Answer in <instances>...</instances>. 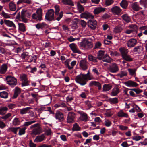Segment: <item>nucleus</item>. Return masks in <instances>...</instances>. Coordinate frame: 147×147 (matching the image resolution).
I'll return each mask as SVG.
<instances>
[{"instance_id": "obj_1", "label": "nucleus", "mask_w": 147, "mask_h": 147, "mask_svg": "<svg viewBox=\"0 0 147 147\" xmlns=\"http://www.w3.org/2000/svg\"><path fill=\"white\" fill-rule=\"evenodd\" d=\"M88 74H80L76 76L75 80L77 83L82 86L85 85L88 80H90V76Z\"/></svg>"}, {"instance_id": "obj_2", "label": "nucleus", "mask_w": 147, "mask_h": 147, "mask_svg": "<svg viewBox=\"0 0 147 147\" xmlns=\"http://www.w3.org/2000/svg\"><path fill=\"white\" fill-rule=\"evenodd\" d=\"M119 50L123 59L128 62H131L133 61V58L128 54L129 51L127 49L124 47H122L120 48Z\"/></svg>"}, {"instance_id": "obj_3", "label": "nucleus", "mask_w": 147, "mask_h": 147, "mask_svg": "<svg viewBox=\"0 0 147 147\" xmlns=\"http://www.w3.org/2000/svg\"><path fill=\"white\" fill-rule=\"evenodd\" d=\"M36 13V14L33 13L32 16V18L39 21L42 20V9L41 8L37 9Z\"/></svg>"}, {"instance_id": "obj_4", "label": "nucleus", "mask_w": 147, "mask_h": 147, "mask_svg": "<svg viewBox=\"0 0 147 147\" xmlns=\"http://www.w3.org/2000/svg\"><path fill=\"white\" fill-rule=\"evenodd\" d=\"M20 78L22 81V86H25L29 85L30 81L28 80L27 75L25 74H22L20 76Z\"/></svg>"}, {"instance_id": "obj_5", "label": "nucleus", "mask_w": 147, "mask_h": 147, "mask_svg": "<svg viewBox=\"0 0 147 147\" xmlns=\"http://www.w3.org/2000/svg\"><path fill=\"white\" fill-rule=\"evenodd\" d=\"M76 117V114L73 112H69L67 116V122L69 123H72L75 121Z\"/></svg>"}, {"instance_id": "obj_6", "label": "nucleus", "mask_w": 147, "mask_h": 147, "mask_svg": "<svg viewBox=\"0 0 147 147\" xmlns=\"http://www.w3.org/2000/svg\"><path fill=\"white\" fill-rule=\"evenodd\" d=\"M7 84L10 86H15L17 84V79L14 77L8 76L6 77Z\"/></svg>"}, {"instance_id": "obj_7", "label": "nucleus", "mask_w": 147, "mask_h": 147, "mask_svg": "<svg viewBox=\"0 0 147 147\" xmlns=\"http://www.w3.org/2000/svg\"><path fill=\"white\" fill-rule=\"evenodd\" d=\"M54 10L53 9H50L46 13L45 18L48 20L52 21L54 20Z\"/></svg>"}, {"instance_id": "obj_8", "label": "nucleus", "mask_w": 147, "mask_h": 147, "mask_svg": "<svg viewBox=\"0 0 147 147\" xmlns=\"http://www.w3.org/2000/svg\"><path fill=\"white\" fill-rule=\"evenodd\" d=\"M108 69L110 72L112 73H116L119 70L118 66L115 63L111 64L108 68Z\"/></svg>"}, {"instance_id": "obj_9", "label": "nucleus", "mask_w": 147, "mask_h": 147, "mask_svg": "<svg viewBox=\"0 0 147 147\" xmlns=\"http://www.w3.org/2000/svg\"><path fill=\"white\" fill-rule=\"evenodd\" d=\"M78 113L80 115L79 118V119L80 120L84 122H86L88 121V115L86 113L81 111H78Z\"/></svg>"}, {"instance_id": "obj_10", "label": "nucleus", "mask_w": 147, "mask_h": 147, "mask_svg": "<svg viewBox=\"0 0 147 147\" xmlns=\"http://www.w3.org/2000/svg\"><path fill=\"white\" fill-rule=\"evenodd\" d=\"M80 45L82 47L86 48H91L93 47L92 43L87 40L81 42Z\"/></svg>"}, {"instance_id": "obj_11", "label": "nucleus", "mask_w": 147, "mask_h": 147, "mask_svg": "<svg viewBox=\"0 0 147 147\" xmlns=\"http://www.w3.org/2000/svg\"><path fill=\"white\" fill-rule=\"evenodd\" d=\"M55 117L56 119L59 122L63 121L64 119L63 114L59 111H57L56 113Z\"/></svg>"}, {"instance_id": "obj_12", "label": "nucleus", "mask_w": 147, "mask_h": 147, "mask_svg": "<svg viewBox=\"0 0 147 147\" xmlns=\"http://www.w3.org/2000/svg\"><path fill=\"white\" fill-rule=\"evenodd\" d=\"M137 40L134 38L129 39L127 42V45L129 48L134 47L137 43Z\"/></svg>"}, {"instance_id": "obj_13", "label": "nucleus", "mask_w": 147, "mask_h": 147, "mask_svg": "<svg viewBox=\"0 0 147 147\" xmlns=\"http://www.w3.org/2000/svg\"><path fill=\"white\" fill-rule=\"evenodd\" d=\"M80 67L83 70H85L88 68V63L86 60H81L79 63Z\"/></svg>"}, {"instance_id": "obj_14", "label": "nucleus", "mask_w": 147, "mask_h": 147, "mask_svg": "<svg viewBox=\"0 0 147 147\" xmlns=\"http://www.w3.org/2000/svg\"><path fill=\"white\" fill-rule=\"evenodd\" d=\"M69 46L74 53L79 54L81 53V51L79 50L77 46L75 44H71L69 45Z\"/></svg>"}, {"instance_id": "obj_15", "label": "nucleus", "mask_w": 147, "mask_h": 147, "mask_svg": "<svg viewBox=\"0 0 147 147\" xmlns=\"http://www.w3.org/2000/svg\"><path fill=\"white\" fill-rule=\"evenodd\" d=\"M88 26L92 30L95 29L96 27L97 22L95 20H90L88 21Z\"/></svg>"}, {"instance_id": "obj_16", "label": "nucleus", "mask_w": 147, "mask_h": 147, "mask_svg": "<svg viewBox=\"0 0 147 147\" xmlns=\"http://www.w3.org/2000/svg\"><path fill=\"white\" fill-rule=\"evenodd\" d=\"M125 84L127 86L130 87H136L139 86L138 84H137L134 81L129 80L125 83Z\"/></svg>"}, {"instance_id": "obj_17", "label": "nucleus", "mask_w": 147, "mask_h": 147, "mask_svg": "<svg viewBox=\"0 0 147 147\" xmlns=\"http://www.w3.org/2000/svg\"><path fill=\"white\" fill-rule=\"evenodd\" d=\"M111 11L114 14L118 15L120 13L121 9L119 7L115 6L111 9Z\"/></svg>"}, {"instance_id": "obj_18", "label": "nucleus", "mask_w": 147, "mask_h": 147, "mask_svg": "<svg viewBox=\"0 0 147 147\" xmlns=\"http://www.w3.org/2000/svg\"><path fill=\"white\" fill-rule=\"evenodd\" d=\"M45 138V135L44 134L37 136L36 137V138L34 140V142L36 143L40 142L43 141Z\"/></svg>"}, {"instance_id": "obj_19", "label": "nucleus", "mask_w": 147, "mask_h": 147, "mask_svg": "<svg viewBox=\"0 0 147 147\" xmlns=\"http://www.w3.org/2000/svg\"><path fill=\"white\" fill-rule=\"evenodd\" d=\"M26 11V10L24 9L22 10L21 12L20 17L22 21L25 23H27L28 21V19L25 18Z\"/></svg>"}, {"instance_id": "obj_20", "label": "nucleus", "mask_w": 147, "mask_h": 147, "mask_svg": "<svg viewBox=\"0 0 147 147\" xmlns=\"http://www.w3.org/2000/svg\"><path fill=\"white\" fill-rule=\"evenodd\" d=\"M105 8L102 7H97L94 9L93 12L95 14H98L100 13L105 11Z\"/></svg>"}, {"instance_id": "obj_21", "label": "nucleus", "mask_w": 147, "mask_h": 147, "mask_svg": "<svg viewBox=\"0 0 147 147\" xmlns=\"http://www.w3.org/2000/svg\"><path fill=\"white\" fill-rule=\"evenodd\" d=\"M80 16L81 18L86 19L93 18L92 15L91 13L87 12H84L82 13L81 14Z\"/></svg>"}, {"instance_id": "obj_22", "label": "nucleus", "mask_w": 147, "mask_h": 147, "mask_svg": "<svg viewBox=\"0 0 147 147\" xmlns=\"http://www.w3.org/2000/svg\"><path fill=\"white\" fill-rule=\"evenodd\" d=\"M42 132V130L40 127H38L35 128L32 131L31 134H32L36 135L39 134Z\"/></svg>"}, {"instance_id": "obj_23", "label": "nucleus", "mask_w": 147, "mask_h": 147, "mask_svg": "<svg viewBox=\"0 0 147 147\" xmlns=\"http://www.w3.org/2000/svg\"><path fill=\"white\" fill-rule=\"evenodd\" d=\"M120 92L119 89L117 87H115L112 90L111 92V96H115Z\"/></svg>"}, {"instance_id": "obj_24", "label": "nucleus", "mask_w": 147, "mask_h": 147, "mask_svg": "<svg viewBox=\"0 0 147 147\" xmlns=\"http://www.w3.org/2000/svg\"><path fill=\"white\" fill-rule=\"evenodd\" d=\"M63 15V13L62 11L60 12L59 13H55L54 17V20H57L59 21L62 17Z\"/></svg>"}, {"instance_id": "obj_25", "label": "nucleus", "mask_w": 147, "mask_h": 147, "mask_svg": "<svg viewBox=\"0 0 147 147\" xmlns=\"http://www.w3.org/2000/svg\"><path fill=\"white\" fill-rule=\"evenodd\" d=\"M5 24L8 26L16 28V27L14 23L11 21L9 20H4Z\"/></svg>"}, {"instance_id": "obj_26", "label": "nucleus", "mask_w": 147, "mask_h": 147, "mask_svg": "<svg viewBox=\"0 0 147 147\" xmlns=\"http://www.w3.org/2000/svg\"><path fill=\"white\" fill-rule=\"evenodd\" d=\"M7 69V67L5 64H3L2 65L0 68V74H4L6 71Z\"/></svg>"}, {"instance_id": "obj_27", "label": "nucleus", "mask_w": 147, "mask_h": 147, "mask_svg": "<svg viewBox=\"0 0 147 147\" xmlns=\"http://www.w3.org/2000/svg\"><path fill=\"white\" fill-rule=\"evenodd\" d=\"M102 60L103 61L108 63L111 62L113 60L107 54L105 55Z\"/></svg>"}, {"instance_id": "obj_28", "label": "nucleus", "mask_w": 147, "mask_h": 147, "mask_svg": "<svg viewBox=\"0 0 147 147\" xmlns=\"http://www.w3.org/2000/svg\"><path fill=\"white\" fill-rule=\"evenodd\" d=\"M30 107H27L25 108L20 109V113L21 115L26 114L29 111V110L31 109Z\"/></svg>"}, {"instance_id": "obj_29", "label": "nucleus", "mask_w": 147, "mask_h": 147, "mask_svg": "<svg viewBox=\"0 0 147 147\" xmlns=\"http://www.w3.org/2000/svg\"><path fill=\"white\" fill-rule=\"evenodd\" d=\"M21 57L23 59L28 60L30 56L29 55V53L27 52H24L22 54Z\"/></svg>"}, {"instance_id": "obj_30", "label": "nucleus", "mask_w": 147, "mask_h": 147, "mask_svg": "<svg viewBox=\"0 0 147 147\" xmlns=\"http://www.w3.org/2000/svg\"><path fill=\"white\" fill-rule=\"evenodd\" d=\"M112 88V86L110 84H105L103 86V91H107L110 90Z\"/></svg>"}, {"instance_id": "obj_31", "label": "nucleus", "mask_w": 147, "mask_h": 147, "mask_svg": "<svg viewBox=\"0 0 147 147\" xmlns=\"http://www.w3.org/2000/svg\"><path fill=\"white\" fill-rule=\"evenodd\" d=\"M19 28L18 29L20 31L22 32L26 31V27L25 25L22 23H18V24Z\"/></svg>"}, {"instance_id": "obj_32", "label": "nucleus", "mask_w": 147, "mask_h": 147, "mask_svg": "<svg viewBox=\"0 0 147 147\" xmlns=\"http://www.w3.org/2000/svg\"><path fill=\"white\" fill-rule=\"evenodd\" d=\"M105 51H100L98 52L97 58L99 60H101L103 59L105 55Z\"/></svg>"}, {"instance_id": "obj_33", "label": "nucleus", "mask_w": 147, "mask_h": 147, "mask_svg": "<svg viewBox=\"0 0 147 147\" xmlns=\"http://www.w3.org/2000/svg\"><path fill=\"white\" fill-rule=\"evenodd\" d=\"M62 2L65 5H67L71 6H73L74 5V3L71 0H62Z\"/></svg>"}, {"instance_id": "obj_34", "label": "nucleus", "mask_w": 147, "mask_h": 147, "mask_svg": "<svg viewBox=\"0 0 147 147\" xmlns=\"http://www.w3.org/2000/svg\"><path fill=\"white\" fill-rule=\"evenodd\" d=\"M21 91L20 89L18 87H16L14 91V93L13 98H15L17 97L18 95L20 93Z\"/></svg>"}, {"instance_id": "obj_35", "label": "nucleus", "mask_w": 147, "mask_h": 147, "mask_svg": "<svg viewBox=\"0 0 147 147\" xmlns=\"http://www.w3.org/2000/svg\"><path fill=\"white\" fill-rule=\"evenodd\" d=\"M128 5L127 2L126 0H122L120 3V6L124 9H126L127 8Z\"/></svg>"}, {"instance_id": "obj_36", "label": "nucleus", "mask_w": 147, "mask_h": 147, "mask_svg": "<svg viewBox=\"0 0 147 147\" xmlns=\"http://www.w3.org/2000/svg\"><path fill=\"white\" fill-rule=\"evenodd\" d=\"M117 116L120 117H128V114L126 113H124L122 110L120 111L117 113Z\"/></svg>"}, {"instance_id": "obj_37", "label": "nucleus", "mask_w": 147, "mask_h": 147, "mask_svg": "<svg viewBox=\"0 0 147 147\" xmlns=\"http://www.w3.org/2000/svg\"><path fill=\"white\" fill-rule=\"evenodd\" d=\"M46 26L47 24L44 23H38L36 25V28L38 29H42Z\"/></svg>"}, {"instance_id": "obj_38", "label": "nucleus", "mask_w": 147, "mask_h": 147, "mask_svg": "<svg viewBox=\"0 0 147 147\" xmlns=\"http://www.w3.org/2000/svg\"><path fill=\"white\" fill-rule=\"evenodd\" d=\"M9 7L10 9L12 11H15L16 9V4L13 2H11L9 4Z\"/></svg>"}, {"instance_id": "obj_39", "label": "nucleus", "mask_w": 147, "mask_h": 147, "mask_svg": "<svg viewBox=\"0 0 147 147\" xmlns=\"http://www.w3.org/2000/svg\"><path fill=\"white\" fill-rule=\"evenodd\" d=\"M8 96V93L6 91H3L0 92V96L3 98H7Z\"/></svg>"}, {"instance_id": "obj_40", "label": "nucleus", "mask_w": 147, "mask_h": 147, "mask_svg": "<svg viewBox=\"0 0 147 147\" xmlns=\"http://www.w3.org/2000/svg\"><path fill=\"white\" fill-rule=\"evenodd\" d=\"M20 123V121L19 118H15L12 121V124L14 126L18 125Z\"/></svg>"}, {"instance_id": "obj_41", "label": "nucleus", "mask_w": 147, "mask_h": 147, "mask_svg": "<svg viewBox=\"0 0 147 147\" xmlns=\"http://www.w3.org/2000/svg\"><path fill=\"white\" fill-rule=\"evenodd\" d=\"M22 3H24L28 4H30L31 2L29 0H19L17 3V5H19Z\"/></svg>"}, {"instance_id": "obj_42", "label": "nucleus", "mask_w": 147, "mask_h": 147, "mask_svg": "<svg viewBox=\"0 0 147 147\" xmlns=\"http://www.w3.org/2000/svg\"><path fill=\"white\" fill-rule=\"evenodd\" d=\"M140 5L144 8H147V0H140Z\"/></svg>"}, {"instance_id": "obj_43", "label": "nucleus", "mask_w": 147, "mask_h": 147, "mask_svg": "<svg viewBox=\"0 0 147 147\" xmlns=\"http://www.w3.org/2000/svg\"><path fill=\"white\" fill-rule=\"evenodd\" d=\"M77 8L79 12H81L84 11V8L83 6L81 5L78 2L77 4Z\"/></svg>"}, {"instance_id": "obj_44", "label": "nucleus", "mask_w": 147, "mask_h": 147, "mask_svg": "<svg viewBox=\"0 0 147 147\" xmlns=\"http://www.w3.org/2000/svg\"><path fill=\"white\" fill-rule=\"evenodd\" d=\"M123 19L126 22H129L130 20L129 17L127 14H124L121 16Z\"/></svg>"}, {"instance_id": "obj_45", "label": "nucleus", "mask_w": 147, "mask_h": 147, "mask_svg": "<svg viewBox=\"0 0 147 147\" xmlns=\"http://www.w3.org/2000/svg\"><path fill=\"white\" fill-rule=\"evenodd\" d=\"M72 129L73 131H79L80 130V128L78 124L76 123L73 125Z\"/></svg>"}, {"instance_id": "obj_46", "label": "nucleus", "mask_w": 147, "mask_h": 147, "mask_svg": "<svg viewBox=\"0 0 147 147\" xmlns=\"http://www.w3.org/2000/svg\"><path fill=\"white\" fill-rule=\"evenodd\" d=\"M109 101L112 104H116L118 103V98H110Z\"/></svg>"}, {"instance_id": "obj_47", "label": "nucleus", "mask_w": 147, "mask_h": 147, "mask_svg": "<svg viewBox=\"0 0 147 147\" xmlns=\"http://www.w3.org/2000/svg\"><path fill=\"white\" fill-rule=\"evenodd\" d=\"M20 127H10L9 128V131L13 132L15 134H16L18 129Z\"/></svg>"}, {"instance_id": "obj_48", "label": "nucleus", "mask_w": 147, "mask_h": 147, "mask_svg": "<svg viewBox=\"0 0 147 147\" xmlns=\"http://www.w3.org/2000/svg\"><path fill=\"white\" fill-rule=\"evenodd\" d=\"M133 9L135 11H138L139 9V7L137 3L136 2L134 3L132 5Z\"/></svg>"}, {"instance_id": "obj_49", "label": "nucleus", "mask_w": 147, "mask_h": 147, "mask_svg": "<svg viewBox=\"0 0 147 147\" xmlns=\"http://www.w3.org/2000/svg\"><path fill=\"white\" fill-rule=\"evenodd\" d=\"M19 129V132L18 133V134L19 135H21L25 134V129H26V127H23L22 128H20H20Z\"/></svg>"}, {"instance_id": "obj_50", "label": "nucleus", "mask_w": 147, "mask_h": 147, "mask_svg": "<svg viewBox=\"0 0 147 147\" xmlns=\"http://www.w3.org/2000/svg\"><path fill=\"white\" fill-rule=\"evenodd\" d=\"M88 59L89 60L93 62H97V59L96 58L91 55H90L88 56Z\"/></svg>"}, {"instance_id": "obj_51", "label": "nucleus", "mask_w": 147, "mask_h": 147, "mask_svg": "<svg viewBox=\"0 0 147 147\" xmlns=\"http://www.w3.org/2000/svg\"><path fill=\"white\" fill-rule=\"evenodd\" d=\"M122 30L120 26H117L113 30V32L115 33L120 32Z\"/></svg>"}, {"instance_id": "obj_52", "label": "nucleus", "mask_w": 147, "mask_h": 147, "mask_svg": "<svg viewBox=\"0 0 147 147\" xmlns=\"http://www.w3.org/2000/svg\"><path fill=\"white\" fill-rule=\"evenodd\" d=\"M36 122V121L34 120L31 121L26 122H24L23 125V126L25 127H27Z\"/></svg>"}, {"instance_id": "obj_53", "label": "nucleus", "mask_w": 147, "mask_h": 147, "mask_svg": "<svg viewBox=\"0 0 147 147\" xmlns=\"http://www.w3.org/2000/svg\"><path fill=\"white\" fill-rule=\"evenodd\" d=\"M8 109L7 107H0V115L1 114L3 115L4 113H3V111L8 110Z\"/></svg>"}, {"instance_id": "obj_54", "label": "nucleus", "mask_w": 147, "mask_h": 147, "mask_svg": "<svg viewBox=\"0 0 147 147\" xmlns=\"http://www.w3.org/2000/svg\"><path fill=\"white\" fill-rule=\"evenodd\" d=\"M140 29L142 30V31H144L143 33L145 35H147V27L142 26L140 28Z\"/></svg>"}, {"instance_id": "obj_55", "label": "nucleus", "mask_w": 147, "mask_h": 147, "mask_svg": "<svg viewBox=\"0 0 147 147\" xmlns=\"http://www.w3.org/2000/svg\"><path fill=\"white\" fill-rule=\"evenodd\" d=\"M11 114L10 113H9L1 117V118L3 119L4 120H6L11 116Z\"/></svg>"}, {"instance_id": "obj_56", "label": "nucleus", "mask_w": 147, "mask_h": 147, "mask_svg": "<svg viewBox=\"0 0 147 147\" xmlns=\"http://www.w3.org/2000/svg\"><path fill=\"white\" fill-rule=\"evenodd\" d=\"M37 57L36 55H32L31 56H30V57H29V59H30V60H28V61L29 62H31L32 61L35 62L36 60Z\"/></svg>"}, {"instance_id": "obj_57", "label": "nucleus", "mask_w": 147, "mask_h": 147, "mask_svg": "<svg viewBox=\"0 0 147 147\" xmlns=\"http://www.w3.org/2000/svg\"><path fill=\"white\" fill-rule=\"evenodd\" d=\"M142 47L141 46H138L135 47L133 49V51L134 52L140 51Z\"/></svg>"}, {"instance_id": "obj_58", "label": "nucleus", "mask_w": 147, "mask_h": 147, "mask_svg": "<svg viewBox=\"0 0 147 147\" xmlns=\"http://www.w3.org/2000/svg\"><path fill=\"white\" fill-rule=\"evenodd\" d=\"M128 70L129 74L131 75H133L135 74L136 71L135 69H129Z\"/></svg>"}, {"instance_id": "obj_59", "label": "nucleus", "mask_w": 147, "mask_h": 147, "mask_svg": "<svg viewBox=\"0 0 147 147\" xmlns=\"http://www.w3.org/2000/svg\"><path fill=\"white\" fill-rule=\"evenodd\" d=\"M2 15L6 18H10V16L7 13H6L4 11L1 13Z\"/></svg>"}, {"instance_id": "obj_60", "label": "nucleus", "mask_w": 147, "mask_h": 147, "mask_svg": "<svg viewBox=\"0 0 147 147\" xmlns=\"http://www.w3.org/2000/svg\"><path fill=\"white\" fill-rule=\"evenodd\" d=\"M129 90L135 92L137 94H139L142 92L141 90H140L139 89H136L134 88L130 89H129Z\"/></svg>"}, {"instance_id": "obj_61", "label": "nucleus", "mask_w": 147, "mask_h": 147, "mask_svg": "<svg viewBox=\"0 0 147 147\" xmlns=\"http://www.w3.org/2000/svg\"><path fill=\"white\" fill-rule=\"evenodd\" d=\"M127 75V72L125 71H122L120 72L119 75L120 77L125 76Z\"/></svg>"}, {"instance_id": "obj_62", "label": "nucleus", "mask_w": 147, "mask_h": 147, "mask_svg": "<svg viewBox=\"0 0 147 147\" xmlns=\"http://www.w3.org/2000/svg\"><path fill=\"white\" fill-rule=\"evenodd\" d=\"M118 126L119 128L122 130H125L128 129V127L126 126L122 125H119Z\"/></svg>"}, {"instance_id": "obj_63", "label": "nucleus", "mask_w": 147, "mask_h": 147, "mask_svg": "<svg viewBox=\"0 0 147 147\" xmlns=\"http://www.w3.org/2000/svg\"><path fill=\"white\" fill-rule=\"evenodd\" d=\"M105 125L107 127H109L111 124V122L109 120H106L105 122Z\"/></svg>"}, {"instance_id": "obj_64", "label": "nucleus", "mask_w": 147, "mask_h": 147, "mask_svg": "<svg viewBox=\"0 0 147 147\" xmlns=\"http://www.w3.org/2000/svg\"><path fill=\"white\" fill-rule=\"evenodd\" d=\"M121 145L123 147H128L129 146V145L126 141L123 142L121 144Z\"/></svg>"}]
</instances>
